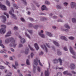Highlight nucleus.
<instances>
[{
  "label": "nucleus",
  "instance_id": "de8ad7c7",
  "mask_svg": "<svg viewBox=\"0 0 76 76\" xmlns=\"http://www.w3.org/2000/svg\"><path fill=\"white\" fill-rule=\"evenodd\" d=\"M20 20L22 21V22H25V20L24 18H21Z\"/></svg>",
  "mask_w": 76,
  "mask_h": 76
},
{
  "label": "nucleus",
  "instance_id": "e2e57ef3",
  "mask_svg": "<svg viewBox=\"0 0 76 76\" xmlns=\"http://www.w3.org/2000/svg\"><path fill=\"white\" fill-rule=\"evenodd\" d=\"M67 75H68L69 76H72V74H70V73H68L67 72V74H66Z\"/></svg>",
  "mask_w": 76,
  "mask_h": 76
},
{
  "label": "nucleus",
  "instance_id": "3c124183",
  "mask_svg": "<svg viewBox=\"0 0 76 76\" xmlns=\"http://www.w3.org/2000/svg\"><path fill=\"white\" fill-rule=\"evenodd\" d=\"M64 50L66 51H67V48L66 47H65L64 48Z\"/></svg>",
  "mask_w": 76,
  "mask_h": 76
},
{
  "label": "nucleus",
  "instance_id": "b1692460",
  "mask_svg": "<svg viewBox=\"0 0 76 76\" xmlns=\"http://www.w3.org/2000/svg\"><path fill=\"white\" fill-rule=\"evenodd\" d=\"M53 42L54 44L55 45H56V46H57V47H59V46H60V45H59V44L58 43V42L56 41H54Z\"/></svg>",
  "mask_w": 76,
  "mask_h": 76
},
{
  "label": "nucleus",
  "instance_id": "a878e982",
  "mask_svg": "<svg viewBox=\"0 0 76 76\" xmlns=\"http://www.w3.org/2000/svg\"><path fill=\"white\" fill-rule=\"evenodd\" d=\"M28 51H29V49L28 48H27L26 49V51L25 53V54H28Z\"/></svg>",
  "mask_w": 76,
  "mask_h": 76
},
{
  "label": "nucleus",
  "instance_id": "cd10ccee",
  "mask_svg": "<svg viewBox=\"0 0 76 76\" xmlns=\"http://www.w3.org/2000/svg\"><path fill=\"white\" fill-rule=\"evenodd\" d=\"M25 35L26 37H27L29 39H31V37H30V36L28 34H27V33H25Z\"/></svg>",
  "mask_w": 76,
  "mask_h": 76
},
{
  "label": "nucleus",
  "instance_id": "4be33fe9",
  "mask_svg": "<svg viewBox=\"0 0 76 76\" xmlns=\"http://www.w3.org/2000/svg\"><path fill=\"white\" fill-rule=\"evenodd\" d=\"M61 39H63L65 41H68L67 39L64 36H61Z\"/></svg>",
  "mask_w": 76,
  "mask_h": 76
},
{
  "label": "nucleus",
  "instance_id": "4468645a",
  "mask_svg": "<svg viewBox=\"0 0 76 76\" xmlns=\"http://www.w3.org/2000/svg\"><path fill=\"white\" fill-rule=\"evenodd\" d=\"M64 26L65 28H66V29H70V27L68 24H65L64 25Z\"/></svg>",
  "mask_w": 76,
  "mask_h": 76
},
{
  "label": "nucleus",
  "instance_id": "6e6552de",
  "mask_svg": "<svg viewBox=\"0 0 76 76\" xmlns=\"http://www.w3.org/2000/svg\"><path fill=\"white\" fill-rule=\"evenodd\" d=\"M19 38L21 39V42L22 44H24L25 42V39L23 38H22V37L20 36H19Z\"/></svg>",
  "mask_w": 76,
  "mask_h": 76
},
{
  "label": "nucleus",
  "instance_id": "423d86ee",
  "mask_svg": "<svg viewBox=\"0 0 76 76\" xmlns=\"http://www.w3.org/2000/svg\"><path fill=\"white\" fill-rule=\"evenodd\" d=\"M69 67L72 69V70H74V69H75L76 67L75 66V64L73 63H71Z\"/></svg>",
  "mask_w": 76,
  "mask_h": 76
},
{
  "label": "nucleus",
  "instance_id": "58836bf2",
  "mask_svg": "<svg viewBox=\"0 0 76 76\" xmlns=\"http://www.w3.org/2000/svg\"><path fill=\"white\" fill-rule=\"evenodd\" d=\"M14 6L15 7V8L16 9H18V8H19V7H18L17 4H14Z\"/></svg>",
  "mask_w": 76,
  "mask_h": 76
},
{
  "label": "nucleus",
  "instance_id": "4d7b16f0",
  "mask_svg": "<svg viewBox=\"0 0 76 76\" xmlns=\"http://www.w3.org/2000/svg\"><path fill=\"white\" fill-rule=\"evenodd\" d=\"M22 47H23V45H22V44H20L19 45V47L20 48Z\"/></svg>",
  "mask_w": 76,
  "mask_h": 76
},
{
  "label": "nucleus",
  "instance_id": "412c9836",
  "mask_svg": "<svg viewBox=\"0 0 76 76\" xmlns=\"http://www.w3.org/2000/svg\"><path fill=\"white\" fill-rule=\"evenodd\" d=\"M46 33L47 35H48L49 37H52V35H53L52 34L48 32H46Z\"/></svg>",
  "mask_w": 76,
  "mask_h": 76
},
{
  "label": "nucleus",
  "instance_id": "5701e85b",
  "mask_svg": "<svg viewBox=\"0 0 76 76\" xmlns=\"http://www.w3.org/2000/svg\"><path fill=\"white\" fill-rule=\"evenodd\" d=\"M58 60L59 61L60 65L61 66V65H62L63 64V61H62V60H61V58H59L58 59Z\"/></svg>",
  "mask_w": 76,
  "mask_h": 76
},
{
  "label": "nucleus",
  "instance_id": "c756f323",
  "mask_svg": "<svg viewBox=\"0 0 76 76\" xmlns=\"http://www.w3.org/2000/svg\"><path fill=\"white\" fill-rule=\"evenodd\" d=\"M26 63L27 65H30V62H29V61L28 59H27L26 61Z\"/></svg>",
  "mask_w": 76,
  "mask_h": 76
},
{
  "label": "nucleus",
  "instance_id": "ddd939ff",
  "mask_svg": "<svg viewBox=\"0 0 76 76\" xmlns=\"http://www.w3.org/2000/svg\"><path fill=\"white\" fill-rule=\"evenodd\" d=\"M45 76H49L50 72L48 71V70L47 69V71H45Z\"/></svg>",
  "mask_w": 76,
  "mask_h": 76
},
{
  "label": "nucleus",
  "instance_id": "f8f14e48",
  "mask_svg": "<svg viewBox=\"0 0 76 76\" xmlns=\"http://www.w3.org/2000/svg\"><path fill=\"white\" fill-rule=\"evenodd\" d=\"M1 17L3 19V22L4 23L6 21V17H5L4 15H2L1 16Z\"/></svg>",
  "mask_w": 76,
  "mask_h": 76
},
{
  "label": "nucleus",
  "instance_id": "9b49d317",
  "mask_svg": "<svg viewBox=\"0 0 76 76\" xmlns=\"http://www.w3.org/2000/svg\"><path fill=\"white\" fill-rule=\"evenodd\" d=\"M11 34H12V32L11 31H10L7 33V34L5 35V37H10L11 36Z\"/></svg>",
  "mask_w": 76,
  "mask_h": 76
},
{
  "label": "nucleus",
  "instance_id": "c9c22d12",
  "mask_svg": "<svg viewBox=\"0 0 76 76\" xmlns=\"http://www.w3.org/2000/svg\"><path fill=\"white\" fill-rule=\"evenodd\" d=\"M21 0V1H23L25 5H26V1L25 0Z\"/></svg>",
  "mask_w": 76,
  "mask_h": 76
},
{
  "label": "nucleus",
  "instance_id": "f03ea898",
  "mask_svg": "<svg viewBox=\"0 0 76 76\" xmlns=\"http://www.w3.org/2000/svg\"><path fill=\"white\" fill-rule=\"evenodd\" d=\"M38 62H39V63L40 66H42V64L41 63L40 60H38V59H36L34 60V64L37 66V65H38Z\"/></svg>",
  "mask_w": 76,
  "mask_h": 76
},
{
  "label": "nucleus",
  "instance_id": "5fc2aeb1",
  "mask_svg": "<svg viewBox=\"0 0 76 76\" xmlns=\"http://www.w3.org/2000/svg\"><path fill=\"white\" fill-rule=\"evenodd\" d=\"M17 29H18V28L17 27L15 26L14 27V30L16 31V30H17Z\"/></svg>",
  "mask_w": 76,
  "mask_h": 76
},
{
  "label": "nucleus",
  "instance_id": "7ed1b4c3",
  "mask_svg": "<svg viewBox=\"0 0 76 76\" xmlns=\"http://www.w3.org/2000/svg\"><path fill=\"white\" fill-rule=\"evenodd\" d=\"M14 12V10H11L9 12V14H10L11 16H12L13 17V18L14 19H17V18H16V15H15V14H12V13Z\"/></svg>",
  "mask_w": 76,
  "mask_h": 76
},
{
  "label": "nucleus",
  "instance_id": "9d476101",
  "mask_svg": "<svg viewBox=\"0 0 76 76\" xmlns=\"http://www.w3.org/2000/svg\"><path fill=\"white\" fill-rule=\"evenodd\" d=\"M0 33L1 34H4L6 32V30L2 28L0 30Z\"/></svg>",
  "mask_w": 76,
  "mask_h": 76
},
{
  "label": "nucleus",
  "instance_id": "a18cd8bd",
  "mask_svg": "<svg viewBox=\"0 0 76 76\" xmlns=\"http://www.w3.org/2000/svg\"><path fill=\"white\" fill-rule=\"evenodd\" d=\"M33 72L34 73H35V66H34L33 65Z\"/></svg>",
  "mask_w": 76,
  "mask_h": 76
},
{
  "label": "nucleus",
  "instance_id": "774afa93",
  "mask_svg": "<svg viewBox=\"0 0 76 76\" xmlns=\"http://www.w3.org/2000/svg\"><path fill=\"white\" fill-rule=\"evenodd\" d=\"M10 50H11L13 52H14V51H15V50H14V49H13L12 48H11L10 49Z\"/></svg>",
  "mask_w": 76,
  "mask_h": 76
},
{
  "label": "nucleus",
  "instance_id": "393cba45",
  "mask_svg": "<svg viewBox=\"0 0 76 76\" xmlns=\"http://www.w3.org/2000/svg\"><path fill=\"white\" fill-rule=\"evenodd\" d=\"M56 7L57 9H63L62 7L58 5H56Z\"/></svg>",
  "mask_w": 76,
  "mask_h": 76
},
{
  "label": "nucleus",
  "instance_id": "6e6d98bb",
  "mask_svg": "<svg viewBox=\"0 0 76 76\" xmlns=\"http://www.w3.org/2000/svg\"><path fill=\"white\" fill-rule=\"evenodd\" d=\"M71 73L72 74H73L74 75H76V72L74 71H72L71 72Z\"/></svg>",
  "mask_w": 76,
  "mask_h": 76
},
{
  "label": "nucleus",
  "instance_id": "f704fd0d",
  "mask_svg": "<svg viewBox=\"0 0 76 76\" xmlns=\"http://www.w3.org/2000/svg\"><path fill=\"white\" fill-rule=\"evenodd\" d=\"M28 47L32 51H34V49L33 48H31V46H30V45H28Z\"/></svg>",
  "mask_w": 76,
  "mask_h": 76
},
{
  "label": "nucleus",
  "instance_id": "4c0bfd02",
  "mask_svg": "<svg viewBox=\"0 0 76 76\" xmlns=\"http://www.w3.org/2000/svg\"><path fill=\"white\" fill-rule=\"evenodd\" d=\"M29 26L30 28H32V27H33L34 25L33 24L31 23H30L28 25Z\"/></svg>",
  "mask_w": 76,
  "mask_h": 76
},
{
  "label": "nucleus",
  "instance_id": "20e7f679",
  "mask_svg": "<svg viewBox=\"0 0 76 76\" xmlns=\"http://www.w3.org/2000/svg\"><path fill=\"white\" fill-rule=\"evenodd\" d=\"M70 6L72 9H75L76 10V3L75 2H71L70 4Z\"/></svg>",
  "mask_w": 76,
  "mask_h": 76
},
{
  "label": "nucleus",
  "instance_id": "c03bdc74",
  "mask_svg": "<svg viewBox=\"0 0 76 76\" xmlns=\"http://www.w3.org/2000/svg\"><path fill=\"white\" fill-rule=\"evenodd\" d=\"M68 72V71H64L63 72V73L64 75H67Z\"/></svg>",
  "mask_w": 76,
  "mask_h": 76
},
{
  "label": "nucleus",
  "instance_id": "13d9d810",
  "mask_svg": "<svg viewBox=\"0 0 76 76\" xmlns=\"http://www.w3.org/2000/svg\"><path fill=\"white\" fill-rule=\"evenodd\" d=\"M37 70L38 72H41V69H40V68L39 67V66L38 67Z\"/></svg>",
  "mask_w": 76,
  "mask_h": 76
},
{
  "label": "nucleus",
  "instance_id": "a19ab883",
  "mask_svg": "<svg viewBox=\"0 0 76 76\" xmlns=\"http://www.w3.org/2000/svg\"><path fill=\"white\" fill-rule=\"evenodd\" d=\"M63 4L64 6H67L68 5V3L65 2H64L63 3Z\"/></svg>",
  "mask_w": 76,
  "mask_h": 76
},
{
  "label": "nucleus",
  "instance_id": "f3484780",
  "mask_svg": "<svg viewBox=\"0 0 76 76\" xmlns=\"http://www.w3.org/2000/svg\"><path fill=\"white\" fill-rule=\"evenodd\" d=\"M34 47L37 50H39V47H38V44H37V43H35Z\"/></svg>",
  "mask_w": 76,
  "mask_h": 76
},
{
  "label": "nucleus",
  "instance_id": "680f3d73",
  "mask_svg": "<svg viewBox=\"0 0 76 76\" xmlns=\"http://www.w3.org/2000/svg\"><path fill=\"white\" fill-rule=\"evenodd\" d=\"M43 54H44V53L43 52H41L39 53V55H43Z\"/></svg>",
  "mask_w": 76,
  "mask_h": 76
},
{
  "label": "nucleus",
  "instance_id": "7c9ffc66",
  "mask_svg": "<svg viewBox=\"0 0 76 76\" xmlns=\"http://www.w3.org/2000/svg\"><path fill=\"white\" fill-rule=\"evenodd\" d=\"M57 76H62V74L60 72H58L57 74Z\"/></svg>",
  "mask_w": 76,
  "mask_h": 76
},
{
  "label": "nucleus",
  "instance_id": "a211bd4d",
  "mask_svg": "<svg viewBox=\"0 0 76 76\" xmlns=\"http://www.w3.org/2000/svg\"><path fill=\"white\" fill-rule=\"evenodd\" d=\"M42 10H48V8H47L45 5H43L41 7Z\"/></svg>",
  "mask_w": 76,
  "mask_h": 76
},
{
  "label": "nucleus",
  "instance_id": "c85d7f7f",
  "mask_svg": "<svg viewBox=\"0 0 76 76\" xmlns=\"http://www.w3.org/2000/svg\"><path fill=\"white\" fill-rule=\"evenodd\" d=\"M4 14L5 15H6V16H7V18H9V14H7V12H4Z\"/></svg>",
  "mask_w": 76,
  "mask_h": 76
},
{
  "label": "nucleus",
  "instance_id": "69168bd1",
  "mask_svg": "<svg viewBox=\"0 0 76 76\" xmlns=\"http://www.w3.org/2000/svg\"><path fill=\"white\" fill-rule=\"evenodd\" d=\"M53 19H57V16H53Z\"/></svg>",
  "mask_w": 76,
  "mask_h": 76
},
{
  "label": "nucleus",
  "instance_id": "dca6fc26",
  "mask_svg": "<svg viewBox=\"0 0 76 76\" xmlns=\"http://www.w3.org/2000/svg\"><path fill=\"white\" fill-rule=\"evenodd\" d=\"M53 62L54 64H57L58 63V59H55L53 60Z\"/></svg>",
  "mask_w": 76,
  "mask_h": 76
},
{
  "label": "nucleus",
  "instance_id": "72a5a7b5",
  "mask_svg": "<svg viewBox=\"0 0 76 76\" xmlns=\"http://www.w3.org/2000/svg\"><path fill=\"white\" fill-rule=\"evenodd\" d=\"M12 72H9L6 76H12Z\"/></svg>",
  "mask_w": 76,
  "mask_h": 76
},
{
  "label": "nucleus",
  "instance_id": "f257e3e1",
  "mask_svg": "<svg viewBox=\"0 0 76 76\" xmlns=\"http://www.w3.org/2000/svg\"><path fill=\"white\" fill-rule=\"evenodd\" d=\"M11 42L10 45V47H14V48L16 47V46L17 45V44L15 43V40L13 38L11 37L9 39H7L5 40V44H8L9 43V42Z\"/></svg>",
  "mask_w": 76,
  "mask_h": 76
},
{
  "label": "nucleus",
  "instance_id": "e433bc0d",
  "mask_svg": "<svg viewBox=\"0 0 76 76\" xmlns=\"http://www.w3.org/2000/svg\"><path fill=\"white\" fill-rule=\"evenodd\" d=\"M39 26L38 25H36L33 26V28H34V29H37L38 28Z\"/></svg>",
  "mask_w": 76,
  "mask_h": 76
},
{
  "label": "nucleus",
  "instance_id": "603ef678",
  "mask_svg": "<svg viewBox=\"0 0 76 76\" xmlns=\"http://www.w3.org/2000/svg\"><path fill=\"white\" fill-rule=\"evenodd\" d=\"M57 22H63V21L62 20H61L59 19L57 20Z\"/></svg>",
  "mask_w": 76,
  "mask_h": 76
},
{
  "label": "nucleus",
  "instance_id": "0eeeda50",
  "mask_svg": "<svg viewBox=\"0 0 76 76\" xmlns=\"http://www.w3.org/2000/svg\"><path fill=\"white\" fill-rule=\"evenodd\" d=\"M41 47H42V49H45L46 53H47V52H48V49H47V47H46L45 45H44V46H43L42 45H41Z\"/></svg>",
  "mask_w": 76,
  "mask_h": 76
},
{
  "label": "nucleus",
  "instance_id": "aec40b11",
  "mask_svg": "<svg viewBox=\"0 0 76 76\" xmlns=\"http://www.w3.org/2000/svg\"><path fill=\"white\" fill-rule=\"evenodd\" d=\"M39 34L40 35V36H41L42 38H45V35H44V34L41 33H39Z\"/></svg>",
  "mask_w": 76,
  "mask_h": 76
},
{
  "label": "nucleus",
  "instance_id": "864d4df0",
  "mask_svg": "<svg viewBox=\"0 0 76 76\" xmlns=\"http://www.w3.org/2000/svg\"><path fill=\"white\" fill-rule=\"evenodd\" d=\"M45 3L46 4H50V2L47 1H46L45 2Z\"/></svg>",
  "mask_w": 76,
  "mask_h": 76
},
{
  "label": "nucleus",
  "instance_id": "8fccbe9b",
  "mask_svg": "<svg viewBox=\"0 0 76 76\" xmlns=\"http://www.w3.org/2000/svg\"><path fill=\"white\" fill-rule=\"evenodd\" d=\"M28 19H29V20H31V21H33L34 20V19H33V18H32L29 17V18H28Z\"/></svg>",
  "mask_w": 76,
  "mask_h": 76
},
{
  "label": "nucleus",
  "instance_id": "bf43d9fd",
  "mask_svg": "<svg viewBox=\"0 0 76 76\" xmlns=\"http://www.w3.org/2000/svg\"><path fill=\"white\" fill-rule=\"evenodd\" d=\"M46 45L48 47V48H50V45H49V44H47V43H46Z\"/></svg>",
  "mask_w": 76,
  "mask_h": 76
},
{
  "label": "nucleus",
  "instance_id": "2f4dec72",
  "mask_svg": "<svg viewBox=\"0 0 76 76\" xmlns=\"http://www.w3.org/2000/svg\"><path fill=\"white\" fill-rule=\"evenodd\" d=\"M6 3L7 4L8 6L9 7L10 6V2H9L8 1H6Z\"/></svg>",
  "mask_w": 76,
  "mask_h": 76
},
{
  "label": "nucleus",
  "instance_id": "39448f33",
  "mask_svg": "<svg viewBox=\"0 0 76 76\" xmlns=\"http://www.w3.org/2000/svg\"><path fill=\"white\" fill-rule=\"evenodd\" d=\"M69 50L70 52L73 55V56L76 55V53L73 50V49L72 46H70Z\"/></svg>",
  "mask_w": 76,
  "mask_h": 76
},
{
  "label": "nucleus",
  "instance_id": "79ce46f5",
  "mask_svg": "<svg viewBox=\"0 0 76 76\" xmlns=\"http://www.w3.org/2000/svg\"><path fill=\"white\" fill-rule=\"evenodd\" d=\"M69 39H71V40H73L74 39V37H69Z\"/></svg>",
  "mask_w": 76,
  "mask_h": 76
},
{
  "label": "nucleus",
  "instance_id": "473e14b6",
  "mask_svg": "<svg viewBox=\"0 0 76 76\" xmlns=\"http://www.w3.org/2000/svg\"><path fill=\"white\" fill-rule=\"evenodd\" d=\"M72 21L73 23H76V19L75 18H73L72 19Z\"/></svg>",
  "mask_w": 76,
  "mask_h": 76
},
{
  "label": "nucleus",
  "instance_id": "052dcab7",
  "mask_svg": "<svg viewBox=\"0 0 76 76\" xmlns=\"http://www.w3.org/2000/svg\"><path fill=\"white\" fill-rule=\"evenodd\" d=\"M34 53H31V58H32V57H34Z\"/></svg>",
  "mask_w": 76,
  "mask_h": 76
},
{
  "label": "nucleus",
  "instance_id": "bb28decb",
  "mask_svg": "<svg viewBox=\"0 0 76 76\" xmlns=\"http://www.w3.org/2000/svg\"><path fill=\"white\" fill-rule=\"evenodd\" d=\"M57 53L58 56H61V52H60L59 50H57Z\"/></svg>",
  "mask_w": 76,
  "mask_h": 76
},
{
  "label": "nucleus",
  "instance_id": "2eb2a0df",
  "mask_svg": "<svg viewBox=\"0 0 76 76\" xmlns=\"http://www.w3.org/2000/svg\"><path fill=\"white\" fill-rule=\"evenodd\" d=\"M61 30L63 31H65V32H68L69 31V30L68 29H65L63 27L61 28Z\"/></svg>",
  "mask_w": 76,
  "mask_h": 76
},
{
  "label": "nucleus",
  "instance_id": "6ab92c4d",
  "mask_svg": "<svg viewBox=\"0 0 76 76\" xmlns=\"http://www.w3.org/2000/svg\"><path fill=\"white\" fill-rule=\"evenodd\" d=\"M3 42L2 41V40L1 39L0 40V46H1V47H2V48H4V46L2 44V43Z\"/></svg>",
  "mask_w": 76,
  "mask_h": 76
},
{
  "label": "nucleus",
  "instance_id": "ea45409f",
  "mask_svg": "<svg viewBox=\"0 0 76 76\" xmlns=\"http://www.w3.org/2000/svg\"><path fill=\"white\" fill-rule=\"evenodd\" d=\"M5 69V67H4V66H0V69Z\"/></svg>",
  "mask_w": 76,
  "mask_h": 76
},
{
  "label": "nucleus",
  "instance_id": "37998d69",
  "mask_svg": "<svg viewBox=\"0 0 76 76\" xmlns=\"http://www.w3.org/2000/svg\"><path fill=\"white\" fill-rule=\"evenodd\" d=\"M15 64L16 66H18L19 64H18V62L17 61H16L15 62Z\"/></svg>",
  "mask_w": 76,
  "mask_h": 76
},
{
  "label": "nucleus",
  "instance_id": "09e8293b",
  "mask_svg": "<svg viewBox=\"0 0 76 76\" xmlns=\"http://www.w3.org/2000/svg\"><path fill=\"white\" fill-rule=\"evenodd\" d=\"M28 32H29L31 34H32V31L31 30H28Z\"/></svg>",
  "mask_w": 76,
  "mask_h": 76
},
{
  "label": "nucleus",
  "instance_id": "0e129e2a",
  "mask_svg": "<svg viewBox=\"0 0 76 76\" xmlns=\"http://www.w3.org/2000/svg\"><path fill=\"white\" fill-rule=\"evenodd\" d=\"M6 62L7 64H6V63H4L5 64H7V65H8V64H10V63H9V62L7 61Z\"/></svg>",
  "mask_w": 76,
  "mask_h": 76
},
{
  "label": "nucleus",
  "instance_id": "49530a36",
  "mask_svg": "<svg viewBox=\"0 0 76 76\" xmlns=\"http://www.w3.org/2000/svg\"><path fill=\"white\" fill-rule=\"evenodd\" d=\"M1 28H3L4 29H5V28H6V26L2 25H1Z\"/></svg>",
  "mask_w": 76,
  "mask_h": 76
},
{
  "label": "nucleus",
  "instance_id": "338daca9",
  "mask_svg": "<svg viewBox=\"0 0 76 76\" xmlns=\"http://www.w3.org/2000/svg\"><path fill=\"white\" fill-rule=\"evenodd\" d=\"M12 24V23L11 22H9L7 23V24L8 25H11Z\"/></svg>",
  "mask_w": 76,
  "mask_h": 76
},
{
  "label": "nucleus",
  "instance_id": "1a4fd4ad",
  "mask_svg": "<svg viewBox=\"0 0 76 76\" xmlns=\"http://www.w3.org/2000/svg\"><path fill=\"white\" fill-rule=\"evenodd\" d=\"M0 7L1 9H2V10H7V8H6V7L5 6L3 5L2 4L0 6Z\"/></svg>",
  "mask_w": 76,
  "mask_h": 76
}]
</instances>
